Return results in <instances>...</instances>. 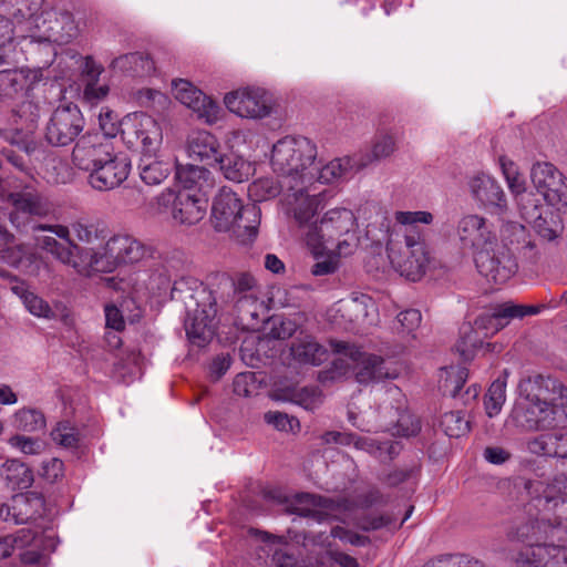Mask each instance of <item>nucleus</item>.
<instances>
[{"mask_svg": "<svg viewBox=\"0 0 567 567\" xmlns=\"http://www.w3.org/2000/svg\"><path fill=\"white\" fill-rule=\"evenodd\" d=\"M522 401L512 411L515 424L525 431L545 433L530 439L527 450L537 456L567 460V385L559 379L536 374L523 379L518 385Z\"/></svg>", "mask_w": 567, "mask_h": 567, "instance_id": "obj_1", "label": "nucleus"}, {"mask_svg": "<svg viewBox=\"0 0 567 567\" xmlns=\"http://www.w3.org/2000/svg\"><path fill=\"white\" fill-rule=\"evenodd\" d=\"M564 480L535 487L532 505L537 517L508 533L511 540L525 544L515 556L520 567H567V489Z\"/></svg>", "mask_w": 567, "mask_h": 567, "instance_id": "obj_2", "label": "nucleus"}, {"mask_svg": "<svg viewBox=\"0 0 567 567\" xmlns=\"http://www.w3.org/2000/svg\"><path fill=\"white\" fill-rule=\"evenodd\" d=\"M172 298L185 306V330L188 339L194 344L204 347L213 336L212 322L218 312L215 293L196 279L182 278L174 282Z\"/></svg>", "mask_w": 567, "mask_h": 567, "instance_id": "obj_3", "label": "nucleus"}, {"mask_svg": "<svg viewBox=\"0 0 567 567\" xmlns=\"http://www.w3.org/2000/svg\"><path fill=\"white\" fill-rule=\"evenodd\" d=\"M316 145L307 137L286 136L271 151L270 164L275 173L290 179L289 188L312 184Z\"/></svg>", "mask_w": 567, "mask_h": 567, "instance_id": "obj_4", "label": "nucleus"}, {"mask_svg": "<svg viewBox=\"0 0 567 567\" xmlns=\"http://www.w3.org/2000/svg\"><path fill=\"white\" fill-rule=\"evenodd\" d=\"M260 209L244 206L236 193L223 187L212 207V221L217 231H231L243 244L251 243L258 233Z\"/></svg>", "mask_w": 567, "mask_h": 567, "instance_id": "obj_5", "label": "nucleus"}, {"mask_svg": "<svg viewBox=\"0 0 567 567\" xmlns=\"http://www.w3.org/2000/svg\"><path fill=\"white\" fill-rule=\"evenodd\" d=\"M386 251L392 267L409 280L416 281L425 274L431 261L429 248L419 227L390 234Z\"/></svg>", "mask_w": 567, "mask_h": 567, "instance_id": "obj_6", "label": "nucleus"}, {"mask_svg": "<svg viewBox=\"0 0 567 567\" xmlns=\"http://www.w3.org/2000/svg\"><path fill=\"white\" fill-rule=\"evenodd\" d=\"M152 256L151 246L128 235H116L95 248L94 274L112 272L122 264H137Z\"/></svg>", "mask_w": 567, "mask_h": 567, "instance_id": "obj_7", "label": "nucleus"}, {"mask_svg": "<svg viewBox=\"0 0 567 567\" xmlns=\"http://www.w3.org/2000/svg\"><path fill=\"white\" fill-rule=\"evenodd\" d=\"M12 236L8 230L0 225V260L18 267L22 257V250L20 248H6ZM0 277L8 278L10 281L14 282V285L11 286V291L22 300L24 307L31 315L44 319H52L54 317V311L50 305L38 295L30 291L24 281L18 280L17 277L11 276L8 271L2 269H0Z\"/></svg>", "mask_w": 567, "mask_h": 567, "instance_id": "obj_8", "label": "nucleus"}, {"mask_svg": "<svg viewBox=\"0 0 567 567\" xmlns=\"http://www.w3.org/2000/svg\"><path fill=\"white\" fill-rule=\"evenodd\" d=\"M120 127L121 137L128 148L141 150L143 154H155L162 144L159 124L143 112L127 114L121 121Z\"/></svg>", "mask_w": 567, "mask_h": 567, "instance_id": "obj_9", "label": "nucleus"}, {"mask_svg": "<svg viewBox=\"0 0 567 567\" xmlns=\"http://www.w3.org/2000/svg\"><path fill=\"white\" fill-rule=\"evenodd\" d=\"M499 248L514 255L523 268L534 270L542 261V250L530 231L517 221H503L499 228Z\"/></svg>", "mask_w": 567, "mask_h": 567, "instance_id": "obj_10", "label": "nucleus"}, {"mask_svg": "<svg viewBox=\"0 0 567 567\" xmlns=\"http://www.w3.org/2000/svg\"><path fill=\"white\" fill-rule=\"evenodd\" d=\"M38 245L63 265L72 267L79 275L90 277L94 274V247H81L74 241L61 243L52 236L39 238Z\"/></svg>", "mask_w": 567, "mask_h": 567, "instance_id": "obj_11", "label": "nucleus"}, {"mask_svg": "<svg viewBox=\"0 0 567 567\" xmlns=\"http://www.w3.org/2000/svg\"><path fill=\"white\" fill-rule=\"evenodd\" d=\"M84 128V117L73 103L59 105L45 126V140L53 146L70 145Z\"/></svg>", "mask_w": 567, "mask_h": 567, "instance_id": "obj_12", "label": "nucleus"}, {"mask_svg": "<svg viewBox=\"0 0 567 567\" xmlns=\"http://www.w3.org/2000/svg\"><path fill=\"white\" fill-rule=\"evenodd\" d=\"M332 347L336 352L344 354L354 362L355 380L361 384L395 377L379 355L363 353L358 347L344 341H337L332 343Z\"/></svg>", "mask_w": 567, "mask_h": 567, "instance_id": "obj_13", "label": "nucleus"}, {"mask_svg": "<svg viewBox=\"0 0 567 567\" xmlns=\"http://www.w3.org/2000/svg\"><path fill=\"white\" fill-rule=\"evenodd\" d=\"M354 226V216L350 209L334 208L324 214L320 223L315 221L305 233L307 243L311 246H320L324 243L339 240Z\"/></svg>", "mask_w": 567, "mask_h": 567, "instance_id": "obj_14", "label": "nucleus"}, {"mask_svg": "<svg viewBox=\"0 0 567 567\" xmlns=\"http://www.w3.org/2000/svg\"><path fill=\"white\" fill-rule=\"evenodd\" d=\"M224 103L234 114L244 118H262L271 112V96L260 87H245L225 95Z\"/></svg>", "mask_w": 567, "mask_h": 567, "instance_id": "obj_15", "label": "nucleus"}, {"mask_svg": "<svg viewBox=\"0 0 567 567\" xmlns=\"http://www.w3.org/2000/svg\"><path fill=\"white\" fill-rule=\"evenodd\" d=\"M456 234L462 246L472 249L474 255L497 246L493 224L477 214L464 215L457 221Z\"/></svg>", "mask_w": 567, "mask_h": 567, "instance_id": "obj_16", "label": "nucleus"}, {"mask_svg": "<svg viewBox=\"0 0 567 567\" xmlns=\"http://www.w3.org/2000/svg\"><path fill=\"white\" fill-rule=\"evenodd\" d=\"M474 261L478 272L495 284H504L509 280L520 265L514 255L507 254L498 245L475 254Z\"/></svg>", "mask_w": 567, "mask_h": 567, "instance_id": "obj_17", "label": "nucleus"}, {"mask_svg": "<svg viewBox=\"0 0 567 567\" xmlns=\"http://www.w3.org/2000/svg\"><path fill=\"white\" fill-rule=\"evenodd\" d=\"M172 91L174 97L190 109L199 120L207 124H214L219 120V105L188 80H173Z\"/></svg>", "mask_w": 567, "mask_h": 567, "instance_id": "obj_18", "label": "nucleus"}, {"mask_svg": "<svg viewBox=\"0 0 567 567\" xmlns=\"http://www.w3.org/2000/svg\"><path fill=\"white\" fill-rule=\"evenodd\" d=\"M130 172V158L126 155L112 153L87 172V183L95 190L109 192L121 186L127 179Z\"/></svg>", "mask_w": 567, "mask_h": 567, "instance_id": "obj_19", "label": "nucleus"}, {"mask_svg": "<svg viewBox=\"0 0 567 567\" xmlns=\"http://www.w3.org/2000/svg\"><path fill=\"white\" fill-rule=\"evenodd\" d=\"M530 179L548 204L557 205L567 199V179L551 163H535L530 169Z\"/></svg>", "mask_w": 567, "mask_h": 567, "instance_id": "obj_20", "label": "nucleus"}, {"mask_svg": "<svg viewBox=\"0 0 567 567\" xmlns=\"http://www.w3.org/2000/svg\"><path fill=\"white\" fill-rule=\"evenodd\" d=\"M44 40L56 44H68L75 39L79 27L71 12L66 10H50L41 16V24L37 23Z\"/></svg>", "mask_w": 567, "mask_h": 567, "instance_id": "obj_21", "label": "nucleus"}, {"mask_svg": "<svg viewBox=\"0 0 567 567\" xmlns=\"http://www.w3.org/2000/svg\"><path fill=\"white\" fill-rule=\"evenodd\" d=\"M111 154V146L103 135L86 133L78 140L72 152V161L78 168L90 172Z\"/></svg>", "mask_w": 567, "mask_h": 567, "instance_id": "obj_22", "label": "nucleus"}, {"mask_svg": "<svg viewBox=\"0 0 567 567\" xmlns=\"http://www.w3.org/2000/svg\"><path fill=\"white\" fill-rule=\"evenodd\" d=\"M43 69L19 68L0 71V97L14 99L32 91L42 80Z\"/></svg>", "mask_w": 567, "mask_h": 567, "instance_id": "obj_23", "label": "nucleus"}, {"mask_svg": "<svg viewBox=\"0 0 567 567\" xmlns=\"http://www.w3.org/2000/svg\"><path fill=\"white\" fill-rule=\"evenodd\" d=\"M172 203V217L182 225H194L202 220L206 213V200L196 197L188 192L174 194L168 190L162 194V200Z\"/></svg>", "mask_w": 567, "mask_h": 567, "instance_id": "obj_24", "label": "nucleus"}, {"mask_svg": "<svg viewBox=\"0 0 567 567\" xmlns=\"http://www.w3.org/2000/svg\"><path fill=\"white\" fill-rule=\"evenodd\" d=\"M473 197L486 208H496L499 212L507 209L506 195L501 184L487 174H477L470 181Z\"/></svg>", "mask_w": 567, "mask_h": 567, "instance_id": "obj_25", "label": "nucleus"}, {"mask_svg": "<svg viewBox=\"0 0 567 567\" xmlns=\"http://www.w3.org/2000/svg\"><path fill=\"white\" fill-rule=\"evenodd\" d=\"M293 193L287 197L288 212L292 215L295 220L300 227H307L313 223H310L317 210L322 206L323 194L309 195L305 193L303 187L296 186Z\"/></svg>", "mask_w": 567, "mask_h": 567, "instance_id": "obj_26", "label": "nucleus"}, {"mask_svg": "<svg viewBox=\"0 0 567 567\" xmlns=\"http://www.w3.org/2000/svg\"><path fill=\"white\" fill-rule=\"evenodd\" d=\"M186 152L190 159L214 166L221 148L215 135L207 131H197L188 136Z\"/></svg>", "mask_w": 567, "mask_h": 567, "instance_id": "obj_27", "label": "nucleus"}, {"mask_svg": "<svg viewBox=\"0 0 567 567\" xmlns=\"http://www.w3.org/2000/svg\"><path fill=\"white\" fill-rule=\"evenodd\" d=\"M290 354L299 364L320 365L328 359V350L309 334L292 340Z\"/></svg>", "mask_w": 567, "mask_h": 567, "instance_id": "obj_28", "label": "nucleus"}, {"mask_svg": "<svg viewBox=\"0 0 567 567\" xmlns=\"http://www.w3.org/2000/svg\"><path fill=\"white\" fill-rule=\"evenodd\" d=\"M367 163L359 162L352 157L336 158L322 167L313 162L315 181L321 184H329L340 178H347L350 174L364 167Z\"/></svg>", "mask_w": 567, "mask_h": 567, "instance_id": "obj_29", "label": "nucleus"}, {"mask_svg": "<svg viewBox=\"0 0 567 567\" xmlns=\"http://www.w3.org/2000/svg\"><path fill=\"white\" fill-rule=\"evenodd\" d=\"M13 524H27L44 513V497L41 493L29 492L12 498Z\"/></svg>", "mask_w": 567, "mask_h": 567, "instance_id": "obj_30", "label": "nucleus"}, {"mask_svg": "<svg viewBox=\"0 0 567 567\" xmlns=\"http://www.w3.org/2000/svg\"><path fill=\"white\" fill-rule=\"evenodd\" d=\"M214 166L219 168L225 178L236 183L248 179L255 172L252 164L235 152H221Z\"/></svg>", "mask_w": 567, "mask_h": 567, "instance_id": "obj_31", "label": "nucleus"}, {"mask_svg": "<svg viewBox=\"0 0 567 567\" xmlns=\"http://www.w3.org/2000/svg\"><path fill=\"white\" fill-rule=\"evenodd\" d=\"M9 198L17 212L39 217L47 216L51 212L49 202L33 190L12 193Z\"/></svg>", "mask_w": 567, "mask_h": 567, "instance_id": "obj_32", "label": "nucleus"}, {"mask_svg": "<svg viewBox=\"0 0 567 567\" xmlns=\"http://www.w3.org/2000/svg\"><path fill=\"white\" fill-rule=\"evenodd\" d=\"M0 476L12 489L28 488L33 482L32 471L17 460L4 462L0 468Z\"/></svg>", "mask_w": 567, "mask_h": 567, "instance_id": "obj_33", "label": "nucleus"}, {"mask_svg": "<svg viewBox=\"0 0 567 567\" xmlns=\"http://www.w3.org/2000/svg\"><path fill=\"white\" fill-rule=\"evenodd\" d=\"M155 154H143L140 163V176L147 185H159L164 182L171 171L172 165L169 162L157 159L153 157Z\"/></svg>", "mask_w": 567, "mask_h": 567, "instance_id": "obj_34", "label": "nucleus"}, {"mask_svg": "<svg viewBox=\"0 0 567 567\" xmlns=\"http://www.w3.org/2000/svg\"><path fill=\"white\" fill-rule=\"evenodd\" d=\"M352 444L359 450H364L382 462L391 461L401 451V445L395 441L379 442L372 439L359 437L355 435Z\"/></svg>", "mask_w": 567, "mask_h": 567, "instance_id": "obj_35", "label": "nucleus"}, {"mask_svg": "<svg viewBox=\"0 0 567 567\" xmlns=\"http://www.w3.org/2000/svg\"><path fill=\"white\" fill-rule=\"evenodd\" d=\"M210 172L197 165H179L176 167V178L185 189L209 186Z\"/></svg>", "mask_w": 567, "mask_h": 567, "instance_id": "obj_36", "label": "nucleus"}, {"mask_svg": "<svg viewBox=\"0 0 567 567\" xmlns=\"http://www.w3.org/2000/svg\"><path fill=\"white\" fill-rule=\"evenodd\" d=\"M44 414L37 409L22 408L13 414V426L21 432L33 433L45 429Z\"/></svg>", "mask_w": 567, "mask_h": 567, "instance_id": "obj_37", "label": "nucleus"}, {"mask_svg": "<svg viewBox=\"0 0 567 567\" xmlns=\"http://www.w3.org/2000/svg\"><path fill=\"white\" fill-rule=\"evenodd\" d=\"M498 164L511 193L515 196L524 195L526 182L517 164L505 155L498 157Z\"/></svg>", "mask_w": 567, "mask_h": 567, "instance_id": "obj_38", "label": "nucleus"}, {"mask_svg": "<svg viewBox=\"0 0 567 567\" xmlns=\"http://www.w3.org/2000/svg\"><path fill=\"white\" fill-rule=\"evenodd\" d=\"M398 414L396 422L391 426H386L384 431L390 432L392 435L410 437L416 435L421 430L419 419L409 411L401 410V404L395 408Z\"/></svg>", "mask_w": 567, "mask_h": 567, "instance_id": "obj_39", "label": "nucleus"}, {"mask_svg": "<svg viewBox=\"0 0 567 567\" xmlns=\"http://www.w3.org/2000/svg\"><path fill=\"white\" fill-rule=\"evenodd\" d=\"M506 401V380L496 379L485 394L484 405L489 417L497 415Z\"/></svg>", "mask_w": 567, "mask_h": 567, "instance_id": "obj_40", "label": "nucleus"}, {"mask_svg": "<svg viewBox=\"0 0 567 567\" xmlns=\"http://www.w3.org/2000/svg\"><path fill=\"white\" fill-rule=\"evenodd\" d=\"M440 425L450 437H460L470 431V421L462 411H450L441 416Z\"/></svg>", "mask_w": 567, "mask_h": 567, "instance_id": "obj_41", "label": "nucleus"}, {"mask_svg": "<svg viewBox=\"0 0 567 567\" xmlns=\"http://www.w3.org/2000/svg\"><path fill=\"white\" fill-rule=\"evenodd\" d=\"M498 322L508 323L511 319L524 318L526 316L538 313V308L533 306L515 305L511 301L495 306L492 309Z\"/></svg>", "mask_w": 567, "mask_h": 567, "instance_id": "obj_42", "label": "nucleus"}, {"mask_svg": "<svg viewBox=\"0 0 567 567\" xmlns=\"http://www.w3.org/2000/svg\"><path fill=\"white\" fill-rule=\"evenodd\" d=\"M279 193L280 186L270 177L258 178L248 186V195L254 202L275 198Z\"/></svg>", "mask_w": 567, "mask_h": 567, "instance_id": "obj_43", "label": "nucleus"}, {"mask_svg": "<svg viewBox=\"0 0 567 567\" xmlns=\"http://www.w3.org/2000/svg\"><path fill=\"white\" fill-rule=\"evenodd\" d=\"M52 440L65 449H76L80 442L78 429L69 421H62L51 431Z\"/></svg>", "mask_w": 567, "mask_h": 567, "instance_id": "obj_44", "label": "nucleus"}, {"mask_svg": "<svg viewBox=\"0 0 567 567\" xmlns=\"http://www.w3.org/2000/svg\"><path fill=\"white\" fill-rule=\"evenodd\" d=\"M284 400L293 402L307 411H315L321 404V394L316 389L302 388L284 396Z\"/></svg>", "mask_w": 567, "mask_h": 567, "instance_id": "obj_45", "label": "nucleus"}, {"mask_svg": "<svg viewBox=\"0 0 567 567\" xmlns=\"http://www.w3.org/2000/svg\"><path fill=\"white\" fill-rule=\"evenodd\" d=\"M481 344L480 332L475 327L470 323L463 324L461 328V338L456 344L457 351L467 359Z\"/></svg>", "mask_w": 567, "mask_h": 567, "instance_id": "obj_46", "label": "nucleus"}, {"mask_svg": "<svg viewBox=\"0 0 567 567\" xmlns=\"http://www.w3.org/2000/svg\"><path fill=\"white\" fill-rule=\"evenodd\" d=\"M33 539V534L29 529H20L14 535H8L0 538V558L9 557L16 548H22Z\"/></svg>", "mask_w": 567, "mask_h": 567, "instance_id": "obj_47", "label": "nucleus"}, {"mask_svg": "<svg viewBox=\"0 0 567 567\" xmlns=\"http://www.w3.org/2000/svg\"><path fill=\"white\" fill-rule=\"evenodd\" d=\"M396 151V137L392 133H380L375 136L371 154L374 159H383Z\"/></svg>", "mask_w": 567, "mask_h": 567, "instance_id": "obj_48", "label": "nucleus"}, {"mask_svg": "<svg viewBox=\"0 0 567 567\" xmlns=\"http://www.w3.org/2000/svg\"><path fill=\"white\" fill-rule=\"evenodd\" d=\"M231 286L234 289V301L238 297H256L258 296V285L257 280L247 272H241L235 276L231 281Z\"/></svg>", "mask_w": 567, "mask_h": 567, "instance_id": "obj_49", "label": "nucleus"}, {"mask_svg": "<svg viewBox=\"0 0 567 567\" xmlns=\"http://www.w3.org/2000/svg\"><path fill=\"white\" fill-rule=\"evenodd\" d=\"M14 38L13 23L7 17L0 16V66L8 63L9 48Z\"/></svg>", "mask_w": 567, "mask_h": 567, "instance_id": "obj_50", "label": "nucleus"}, {"mask_svg": "<svg viewBox=\"0 0 567 567\" xmlns=\"http://www.w3.org/2000/svg\"><path fill=\"white\" fill-rule=\"evenodd\" d=\"M399 327L398 332L403 336H413V332L420 327L422 315L417 309H408L396 317Z\"/></svg>", "mask_w": 567, "mask_h": 567, "instance_id": "obj_51", "label": "nucleus"}, {"mask_svg": "<svg viewBox=\"0 0 567 567\" xmlns=\"http://www.w3.org/2000/svg\"><path fill=\"white\" fill-rule=\"evenodd\" d=\"M446 374L447 377L442 388L444 391L449 392L451 396L455 398L467 380V370L465 368L451 367L446 370Z\"/></svg>", "mask_w": 567, "mask_h": 567, "instance_id": "obj_52", "label": "nucleus"}, {"mask_svg": "<svg viewBox=\"0 0 567 567\" xmlns=\"http://www.w3.org/2000/svg\"><path fill=\"white\" fill-rule=\"evenodd\" d=\"M147 61V58L140 52L122 54L112 60L110 69L120 72H135L140 63Z\"/></svg>", "mask_w": 567, "mask_h": 567, "instance_id": "obj_53", "label": "nucleus"}, {"mask_svg": "<svg viewBox=\"0 0 567 567\" xmlns=\"http://www.w3.org/2000/svg\"><path fill=\"white\" fill-rule=\"evenodd\" d=\"M395 221L400 224L401 227L406 228L416 227L415 224H431L433 221V215L429 212L419 210V212H396L395 213ZM403 231V229H399Z\"/></svg>", "mask_w": 567, "mask_h": 567, "instance_id": "obj_54", "label": "nucleus"}, {"mask_svg": "<svg viewBox=\"0 0 567 567\" xmlns=\"http://www.w3.org/2000/svg\"><path fill=\"white\" fill-rule=\"evenodd\" d=\"M234 302L241 320H246L248 318L252 320L258 319V313L261 309V302L259 301L258 296L238 297Z\"/></svg>", "mask_w": 567, "mask_h": 567, "instance_id": "obj_55", "label": "nucleus"}, {"mask_svg": "<svg viewBox=\"0 0 567 567\" xmlns=\"http://www.w3.org/2000/svg\"><path fill=\"white\" fill-rule=\"evenodd\" d=\"M9 444L27 455L40 454L44 447L41 440L24 435L12 436L9 440Z\"/></svg>", "mask_w": 567, "mask_h": 567, "instance_id": "obj_56", "label": "nucleus"}, {"mask_svg": "<svg viewBox=\"0 0 567 567\" xmlns=\"http://www.w3.org/2000/svg\"><path fill=\"white\" fill-rule=\"evenodd\" d=\"M475 329L482 333L483 337H488L505 327V323L498 322L494 311L484 312L476 317L474 321Z\"/></svg>", "mask_w": 567, "mask_h": 567, "instance_id": "obj_57", "label": "nucleus"}, {"mask_svg": "<svg viewBox=\"0 0 567 567\" xmlns=\"http://www.w3.org/2000/svg\"><path fill=\"white\" fill-rule=\"evenodd\" d=\"M266 423L274 425L279 431H292L298 421L295 417H289L288 414L279 411H269L264 416Z\"/></svg>", "mask_w": 567, "mask_h": 567, "instance_id": "obj_58", "label": "nucleus"}, {"mask_svg": "<svg viewBox=\"0 0 567 567\" xmlns=\"http://www.w3.org/2000/svg\"><path fill=\"white\" fill-rule=\"evenodd\" d=\"M536 213H537L536 205L533 208V213L526 210V208H522V215L525 219L536 217L535 229H536L537 234L542 238H544L548 241L554 240L557 237L556 231L553 228L547 226V223L545 219L540 218V216H536Z\"/></svg>", "mask_w": 567, "mask_h": 567, "instance_id": "obj_59", "label": "nucleus"}, {"mask_svg": "<svg viewBox=\"0 0 567 567\" xmlns=\"http://www.w3.org/2000/svg\"><path fill=\"white\" fill-rule=\"evenodd\" d=\"M71 229L74 233L78 240L92 244L94 240L99 238L97 230L91 224H86L82 220H76L71 224Z\"/></svg>", "mask_w": 567, "mask_h": 567, "instance_id": "obj_60", "label": "nucleus"}, {"mask_svg": "<svg viewBox=\"0 0 567 567\" xmlns=\"http://www.w3.org/2000/svg\"><path fill=\"white\" fill-rule=\"evenodd\" d=\"M64 464L60 458L52 457L42 463V476L50 483L56 482L63 476Z\"/></svg>", "mask_w": 567, "mask_h": 567, "instance_id": "obj_61", "label": "nucleus"}, {"mask_svg": "<svg viewBox=\"0 0 567 567\" xmlns=\"http://www.w3.org/2000/svg\"><path fill=\"white\" fill-rule=\"evenodd\" d=\"M110 89L105 84L100 85L97 82H87L83 91V96L91 104H96L106 97Z\"/></svg>", "mask_w": 567, "mask_h": 567, "instance_id": "obj_62", "label": "nucleus"}, {"mask_svg": "<svg viewBox=\"0 0 567 567\" xmlns=\"http://www.w3.org/2000/svg\"><path fill=\"white\" fill-rule=\"evenodd\" d=\"M391 523V517L386 515H367L359 520L358 525L361 529L370 532L385 527Z\"/></svg>", "mask_w": 567, "mask_h": 567, "instance_id": "obj_63", "label": "nucleus"}, {"mask_svg": "<svg viewBox=\"0 0 567 567\" xmlns=\"http://www.w3.org/2000/svg\"><path fill=\"white\" fill-rule=\"evenodd\" d=\"M105 320L106 328L113 329L114 331H121L125 327V322L122 312L115 306L105 307Z\"/></svg>", "mask_w": 567, "mask_h": 567, "instance_id": "obj_64", "label": "nucleus"}]
</instances>
